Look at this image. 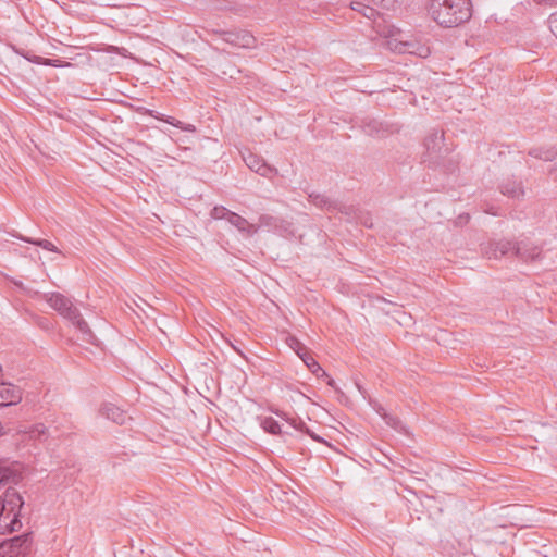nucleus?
Returning <instances> with one entry per match:
<instances>
[{
    "instance_id": "obj_1",
    "label": "nucleus",
    "mask_w": 557,
    "mask_h": 557,
    "mask_svg": "<svg viewBox=\"0 0 557 557\" xmlns=\"http://www.w3.org/2000/svg\"><path fill=\"white\" fill-rule=\"evenodd\" d=\"M429 13L440 26L457 27L471 18L470 0H431Z\"/></svg>"
},
{
    "instance_id": "obj_2",
    "label": "nucleus",
    "mask_w": 557,
    "mask_h": 557,
    "mask_svg": "<svg viewBox=\"0 0 557 557\" xmlns=\"http://www.w3.org/2000/svg\"><path fill=\"white\" fill-rule=\"evenodd\" d=\"M23 497L14 487H8L0 496V533H12L22 528L20 520Z\"/></svg>"
},
{
    "instance_id": "obj_3",
    "label": "nucleus",
    "mask_w": 557,
    "mask_h": 557,
    "mask_svg": "<svg viewBox=\"0 0 557 557\" xmlns=\"http://www.w3.org/2000/svg\"><path fill=\"white\" fill-rule=\"evenodd\" d=\"M425 151L422 154V162L430 168H443L453 171L451 159H447L450 149L444 144V133L433 129L424 139Z\"/></svg>"
},
{
    "instance_id": "obj_4",
    "label": "nucleus",
    "mask_w": 557,
    "mask_h": 557,
    "mask_svg": "<svg viewBox=\"0 0 557 557\" xmlns=\"http://www.w3.org/2000/svg\"><path fill=\"white\" fill-rule=\"evenodd\" d=\"M4 557H27L32 550V535L25 533L1 544Z\"/></svg>"
},
{
    "instance_id": "obj_5",
    "label": "nucleus",
    "mask_w": 557,
    "mask_h": 557,
    "mask_svg": "<svg viewBox=\"0 0 557 557\" xmlns=\"http://www.w3.org/2000/svg\"><path fill=\"white\" fill-rule=\"evenodd\" d=\"M42 297L53 310L58 311L65 319L77 318L78 309L64 295L60 293H46Z\"/></svg>"
},
{
    "instance_id": "obj_6",
    "label": "nucleus",
    "mask_w": 557,
    "mask_h": 557,
    "mask_svg": "<svg viewBox=\"0 0 557 557\" xmlns=\"http://www.w3.org/2000/svg\"><path fill=\"white\" fill-rule=\"evenodd\" d=\"M516 243L500 239V240H491L481 246V250L483 255L487 259H499L502 257L515 256Z\"/></svg>"
},
{
    "instance_id": "obj_7",
    "label": "nucleus",
    "mask_w": 557,
    "mask_h": 557,
    "mask_svg": "<svg viewBox=\"0 0 557 557\" xmlns=\"http://www.w3.org/2000/svg\"><path fill=\"white\" fill-rule=\"evenodd\" d=\"M23 479V466L20 462L0 459V485L17 484Z\"/></svg>"
},
{
    "instance_id": "obj_8",
    "label": "nucleus",
    "mask_w": 557,
    "mask_h": 557,
    "mask_svg": "<svg viewBox=\"0 0 557 557\" xmlns=\"http://www.w3.org/2000/svg\"><path fill=\"white\" fill-rule=\"evenodd\" d=\"M22 400V389L11 383L0 382V407L18 404Z\"/></svg>"
},
{
    "instance_id": "obj_9",
    "label": "nucleus",
    "mask_w": 557,
    "mask_h": 557,
    "mask_svg": "<svg viewBox=\"0 0 557 557\" xmlns=\"http://www.w3.org/2000/svg\"><path fill=\"white\" fill-rule=\"evenodd\" d=\"M243 160L251 171H253L264 177H269L272 174L276 173V169L267 164L265 161L261 157H259L255 153L248 152L247 154H244Z\"/></svg>"
},
{
    "instance_id": "obj_10",
    "label": "nucleus",
    "mask_w": 557,
    "mask_h": 557,
    "mask_svg": "<svg viewBox=\"0 0 557 557\" xmlns=\"http://www.w3.org/2000/svg\"><path fill=\"white\" fill-rule=\"evenodd\" d=\"M542 249L527 240L516 243L515 256L524 262L535 261L541 258Z\"/></svg>"
},
{
    "instance_id": "obj_11",
    "label": "nucleus",
    "mask_w": 557,
    "mask_h": 557,
    "mask_svg": "<svg viewBox=\"0 0 557 557\" xmlns=\"http://www.w3.org/2000/svg\"><path fill=\"white\" fill-rule=\"evenodd\" d=\"M225 40L240 48H252L256 45V38L247 30L228 33Z\"/></svg>"
},
{
    "instance_id": "obj_12",
    "label": "nucleus",
    "mask_w": 557,
    "mask_h": 557,
    "mask_svg": "<svg viewBox=\"0 0 557 557\" xmlns=\"http://www.w3.org/2000/svg\"><path fill=\"white\" fill-rule=\"evenodd\" d=\"M100 413L120 425L124 424L127 419L126 412L111 403L104 404L100 409Z\"/></svg>"
},
{
    "instance_id": "obj_13",
    "label": "nucleus",
    "mask_w": 557,
    "mask_h": 557,
    "mask_svg": "<svg viewBox=\"0 0 557 557\" xmlns=\"http://www.w3.org/2000/svg\"><path fill=\"white\" fill-rule=\"evenodd\" d=\"M499 188L503 195L513 199H520L524 196L522 182L516 178L505 181Z\"/></svg>"
},
{
    "instance_id": "obj_14",
    "label": "nucleus",
    "mask_w": 557,
    "mask_h": 557,
    "mask_svg": "<svg viewBox=\"0 0 557 557\" xmlns=\"http://www.w3.org/2000/svg\"><path fill=\"white\" fill-rule=\"evenodd\" d=\"M227 222L235 226L239 232L245 233L247 235H253L258 232L259 226L249 223L245 218L232 211L228 214Z\"/></svg>"
},
{
    "instance_id": "obj_15",
    "label": "nucleus",
    "mask_w": 557,
    "mask_h": 557,
    "mask_svg": "<svg viewBox=\"0 0 557 557\" xmlns=\"http://www.w3.org/2000/svg\"><path fill=\"white\" fill-rule=\"evenodd\" d=\"M362 129L367 135L383 137L388 133L387 126L375 119H364Z\"/></svg>"
},
{
    "instance_id": "obj_16",
    "label": "nucleus",
    "mask_w": 557,
    "mask_h": 557,
    "mask_svg": "<svg viewBox=\"0 0 557 557\" xmlns=\"http://www.w3.org/2000/svg\"><path fill=\"white\" fill-rule=\"evenodd\" d=\"M309 201L315 207L326 211H334L337 208V203L335 201L319 193L309 194Z\"/></svg>"
},
{
    "instance_id": "obj_17",
    "label": "nucleus",
    "mask_w": 557,
    "mask_h": 557,
    "mask_svg": "<svg viewBox=\"0 0 557 557\" xmlns=\"http://www.w3.org/2000/svg\"><path fill=\"white\" fill-rule=\"evenodd\" d=\"M154 119L157 120H160V121H163L174 127H177L184 132H189V133H194L196 132V126L193 125V124H189V123H184L173 116H170V115H164V114H160L158 113L157 115H153L151 114Z\"/></svg>"
},
{
    "instance_id": "obj_18",
    "label": "nucleus",
    "mask_w": 557,
    "mask_h": 557,
    "mask_svg": "<svg viewBox=\"0 0 557 557\" xmlns=\"http://www.w3.org/2000/svg\"><path fill=\"white\" fill-rule=\"evenodd\" d=\"M529 156L543 160V161H553L557 157V149L552 148H542L536 147L529 150Z\"/></svg>"
},
{
    "instance_id": "obj_19",
    "label": "nucleus",
    "mask_w": 557,
    "mask_h": 557,
    "mask_svg": "<svg viewBox=\"0 0 557 557\" xmlns=\"http://www.w3.org/2000/svg\"><path fill=\"white\" fill-rule=\"evenodd\" d=\"M84 335V339L88 343H92L94 334L88 326V323L82 318L79 310H77V318H72L70 320Z\"/></svg>"
},
{
    "instance_id": "obj_20",
    "label": "nucleus",
    "mask_w": 557,
    "mask_h": 557,
    "mask_svg": "<svg viewBox=\"0 0 557 557\" xmlns=\"http://www.w3.org/2000/svg\"><path fill=\"white\" fill-rule=\"evenodd\" d=\"M286 344L297 354V356L304 360L310 351L305 344H302L296 336L288 335Z\"/></svg>"
},
{
    "instance_id": "obj_21",
    "label": "nucleus",
    "mask_w": 557,
    "mask_h": 557,
    "mask_svg": "<svg viewBox=\"0 0 557 557\" xmlns=\"http://www.w3.org/2000/svg\"><path fill=\"white\" fill-rule=\"evenodd\" d=\"M261 428L269 434L280 435L283 434L281 425L272 417H265L260 422Z\"/></svg>"
},
{
    "instance_id": "obj_22",
    "label": "nucleus",
    "mask_w": 557,
    "mask_h": 557,
    "mask_svg": "<svg viewBox=\"0 0 557 557\" xmlns=\"http://www.w3.org/2000/svg\"><path fill=\"white\" fill-rule=\"evenodd\" d=\"M18 238L26 243L39 246L45 250L52 251V252H59V249L57 248V246L47 239H35L32 237H24V236H18Z\"/></svg>"
},
{
    "instance_id": "obj_23",
    "label": "nucleus",
    "mask_w": 557,
    "mask_h": 557,
    "mask_svg": "<svg viewBox=\"0 0 557 557\" xmlns=\"http://www.w3.org/2000/svg\"><path fill=\"white\" fill-rule=\"evenodd\" d=\"M304 363L308 367V369L317 375V377L320 376H327V373L321 368V366L315 361V359L312 357L311 354H309L306 358H304Z\"/></svg>"
},
{
    "instance_id": "obj_24",
    "label": "nucleus",
    "mask_w": 557,
    "mask_h": 557,
    "mask_svg": "<svg viewBox=\"0 0 557 557\" xmlns=\"http://www.w3.org/2000/svg\"><path fill=\"white\" fill-rule=\"evenodd\" d=\"M27 433L30 438L36 441H44L47 438V428L42 423L32 425Z\"/></svg>"
},
{
    "instance_id": "obj_25",
    "label": "nucleus",
    "mask_w": 557,
    "mask_h": 557,
    "mask_svg": "<svg viewBox=\"0 0 557 557\" xmlns=\"http://www.w3.org/2000/svg\"><path fill=\"white\" fill-rule=\"evenodd\" d=\"M232 211H230L228 209H226L225 207L223 206H215L211 212H210V215L212 219L214 220H228V214H231Z\"/></svg>"
},
{
    "instance_id": "obj_26",
    "label": "nucleus",
    "mask_w": 557,
    "mask_h": 557,
    "mask_svg": "<svg viewBox=\"0 0 557 557\" xmlns=\"http://www.w3.org/2000/svg\"><path fill=\"white\" fill-rule=\"evenodd\" d=\"M401 52L403 53L417 54L420 58H426L431 53L430 48L428 46H424V45H417V49L416 50L403 49Z\"/></svg>"
},
{
    "instance_id": "obj_27",
    "label": "nucleus",
    "mask_w": 557,
    "mask_h": 557,
    "mask_svg": "<svg viewBox=\"0 0 557 557\" xmlns=\"http://www.w3.org/2000/svg\"><path fill=\"white\" fill-rule=\"evenodd\" d=\"M294 429L310 435V437L317 442H322V438L320 436L310 432V430L307 428L306 423L301 419H298V422L294 424Z\"/></svg>"
},
{
    "instance_id": "obj_28",
    "label": "nucleus",
    "mask_w": 557,
    "mask_h": 557,
    "mask_svg": "<svg viewBox=\"0 0 557 557\" xmlns=\"http://www.w3.org/2000/svg\"><path fill=\"white\" fill-rule=\"evenodd\" d=\"M383 419L387 425L395 430H399L401 428V421L397 417L384 413Z\"/></svg>"
},
{
    "instance_id": "obj_29",
    "label": "nucleus",
    "mask_w": 557,
    "mask_h": 557,
    "mask_svg": "<svg viewBox=\"0 0 557 557\" xmlns=\"http://www.w3.org/2000/svg\"><path fill=\"white\" fill-rule=\"evenodd\" d=\"M276 221H277L276 218L269 215V214H262L259 218L260 226H267V227L276 226Z\"/></svg>"
},
{
    "instance_id": "obj_30",
    "label": "nucleus",
    "mask_w": 557,
    "mask_h": 557,
    "mask_svg": "<svg viewBox=\"0 0 557 557\" xmlns=\"http://www.w3.org/2000/svg\"><path fill=\"white\" fill-rule=\"evenodd\" d=\"M271 411L273 413H275L276 416H278L280 418L286 420L293 428H294V424H296L298 422V419L299 418H288L287 414L278 409H271Z\"/></svg>"
},
{
    "instance_id": "obj_31",
    "label": "nucleus",
    "mask_w": 557,
    "mask_h": 557,
    "mask_svg": "<svg viewBox=\"0 0 557 557\" xmlns=\"http://www.w3.org/2000/svg\"><path fill=\"white\" fill-rule=\"evenodd\" d=\"M548 26L550 32L557 38V12L550 14L548 18Z\"/></svg>"
},
{
    "instance_id": "obj_32",
    "label": "nucleus",
    "mask_w": 557,
    "mask_h": 557,
    "mask_svg": "<svg viewBox=\"0 0 557 557\" xmlns=\"http://www.w3.org/2000/svg\"><path fill=\"white\" fill-rule=\"evenodd\" d=\"M361 14L369 20H374L377 15V11L370 5H366V8H363L361 11Z\"/></svg>"
},
{
    "instance_id": "obj_33",
    "label": "nucleus",
    "mask_w": 557,
    "mask_h": 557,
    "mask_svg": "<svg viewBox=\"0 0 557 557\" xmlns=\"http://www.w3.org/2000/svg\"><path fill=\"white\" fill-rule=\"evenodd\" d=\"M15 52L21 54L22 57H24L28 61H32V62L37 63V64H41L42 63L41 62V60H42L41 57H32L29 52L20 51V50H16V49H15Z\"/></svg>"
},
{
    "instance_id": "obj_34",
    "label": "nucleus",
    "mask_w": 557,
    "mask_h": 557,
    "mask_svg": "<svg viewBox=\"0 0 557 557\" xmlns=\"http://www.w3.org/2000/svg\"><path fill=\"white\" fill-rule=\"evenodd\" d=\"M366 5L367 4H364L361 1H351V3H350L351 10L357 11L359 13H361V11L363 10V8H366Z\"/></svg>"
},
{
    "instance_id": "obj_35",
    "label": "nucleus",
    "mask_w": 557,
    "mask_h": 557,
    "mask_svg": "<svg viewBox=\"0 0 557 557\" xmlns=\"http://www.w3.org/2000/svg\"><path fill=\"white\" fill-rule=\"evenodd\" d=\"M401 45H403V48L400 49V51L403 49L416 50L418 44H414V42H404Z\"/></svg>"
},
{
    "instance_id": "obj_36",
    "label": "nucleus",
    "mask_w": 557,
    "mask_h": 557,
    "mask_svg": "<svg viewBox=\"0 0 557 557\" xmlns=\"http://www.w3.org/2000/svg\"><path fill=\"white\" fill-rule=\"evenodd\" d=\"M537 4H549L554 5L557 3V0H534Z\"/></svg>"
},
{
    "instance_id": "obj_37",
    "label": "nucleus",
    "mask_w": 557,
    "mask_h": 557,
    "mask_svg": "<svg viewBox=\"0 0 557 557\" xmlns=\"http://www.w3.org/2000/svg\"><path fill=\"white\" fill-rule=\"evenodd\" d=\"M361 223L366 226V227H372L373 223H372V219L371 216H366L363 220H361Z\"/></svg>"
},
{
    "instance_id": "obj_38",
    "label": "nucleus",
    "mask_w": 557,
    "mask_h": 557,
    "mask_svg": "<svg viewBox=\"0 0 557 557\" xmlns=\"http://www.w3.org/2000/svg\"><path fill=\"white\" fill-rule=\"evenodd\" d=\"M324 377L326 379L327 385L335 388V381L332 377H330L329 375L324 376Z\"/></svg>"
},
{
    "instance_id": "obj_39",
    "label": "nucleus",
    "mask_w": 557,
    "mask_h": 557,
    "mask_svg": "<svg viewBox=\"0 0 557 557\" xmlns=\"http://www.w3.org/2000/svg\"><path fill=\"white\" fill-rule=\"evenodd\" d=\"M384 1H385V0H375V5H382V7H385V5L383 4V2H384Z\"/></svg>"
},
{
    "instance_id": "obj_40",
    "label": "nucleus",
    "mask_w": 557,
    "mask_h": 557,
    "mask_svg": "<svg viewBox=\"0 0 557 557\" xmlns=\"http://www.w3.org/2000/svg\"><path fill=\"white\" fill-rule=\"evenodd\" d=\"M2 372V366L0 364V373Z\"/></svg>"
}]
</instances>
